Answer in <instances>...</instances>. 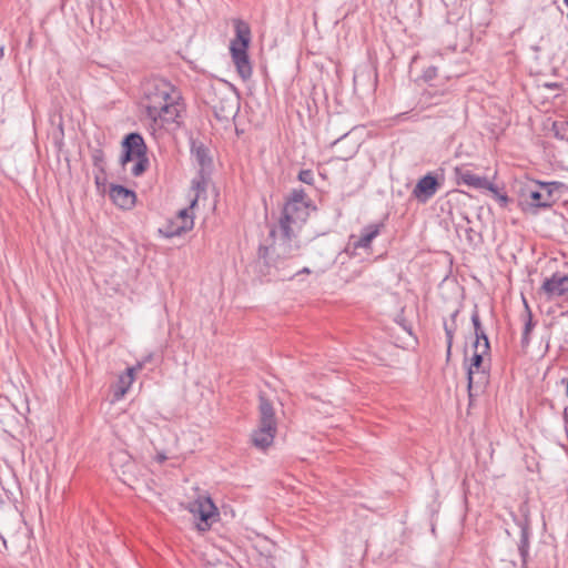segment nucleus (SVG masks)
Segmentation results:
<instances>
[{
	"label": "nucleus",
	"instance_id": "nucleus-10",
	"mask_svg": "<svg viewBox=\"0 0 568 568\" xmlns=\"http://www.w3.org/2000/svg\"><path fill=\"white\" fill-rule=\"evenodd\" d=\"M454 175L457 185L464 184L478 190H493V182L463 165L454 169Z\"/></svg>",
	"mask_w": 568,
	"mask_h": 568
},
{
	"label": "nucleus",
	"instance_id": "nucleus-28",
	"mask_svg": "<svg viewBox=\"0 0 568 568\" xmlns=\"http://www.w3.org/2000/svg\"><path fill=\"white\" fill-rule=\"evenodd\" d=\"M562 420H564L565 427H567L568 426V406L565 407V409H564Z\"/></svg>",
	"mask_w": 568,
	"mask_h": 568
},
{
	"label": "nucleus",
	"instance_id": "nucleus-7",
	"mask_svg": "<svg viewBox=\"0 0 568 568\" xmlns=\"http://www.w3.org/2000/svg\"><path fill=\"white\" fill-rule=\"evenodd\" d=\"M485 354L486 353H483V348H480V351L475 348L469 365L467 366V389L470 400L475 395L474 392L483 390L488 382V372L481 368Z\"/></svg>",
	"mask_w": 568,
	"mask_h": 568
},
{
	"label": "nucleus",
	"instance_id": "nucleus-32",
	"mask_svg": "<svg viewBox=\"0 0 568 568\" xmlns=\"http://www.w3.org/2000/svg\"><path fill=\"white\" fill-rule=\"evenodd\" d=\"M0 538L2 539V542L6 546V539L2 536H0Z\"/></svg>",
	"mask_w": 568,
	"mask_h": 568
},
{
	"label": "nucleus",
	"instance_id": "nucleus-25",
	"mask_svg": "<svg viewBox=\"0 0 568 568\" xmlns=\"http://www.w3.org/2000/svg\"><path fill=\"white\" fill-rule=\"evenodd\" d=\"M153 358V354L150 353L145 355L141 361H138L134 366H131L134 368L135 372L141 371L148 363H150Z\"/></svg>",
	"mask_w": 568,
	"mask_h": 568
},
{
	"label": "nucleus",
	"instance_id": "nucleus-21",
	"mask_svg": "<svg viewBox=\"0 0 568 568\" xmlns=\"http://www.w3.org/2000/svg\"><path fill=\"white\" fill-rule=\"evenodd\" d=\"M146 166L148 158H142L138 160H132L130 165L123 168L125 171H129L132 175L139 176L146 170Z\"/></svg>",
	"mask_w": 568,
	"mask_h": 568
},
{
	"label": "nucleus",
	"instance_id": "nucleus-13",
	"mask_svg": "<svg viewBox=\"0 0 568 568\" xmlns=\"http://www.w3.org/2000/svg\"><path fill=\"white\" fill-rule=\"evenodd\" d=\"M548 298L568 295V275L552 274L541 285Z\"/></svg>",
	"mask_w": 568,
	"mask_h": 568
},
{
	"label": "nucleus",
	"instance_id": "nucleus-22",
	"mask_svg": "<svg viewBox=\"0 0 568 568\" xmlns=\"http://www.w3.org/2000/svg\"><path fill=\"white\" fill-rule=\"evenodd\" d=\"M488 191L493 194V196L498 202L500 207H503V209L508 207V205L511 202L510 197L505 193H500L494 183H493V190H488Z\"/></svg>",
	"mask_w": 568,
	"mask_h": 568
},
{
	"label": "nucleus",
	"instance_id": "nucleus-11",
	"mask_svg": "<svg viewBox=\"0 0 568 568\" xmlns=\"http://www.w3.org/2000/svg\"><path fill=\"white\" fill-rule=\"evenodd\" d=\"M108 194L112 203L122 210H131L135 205V192L122 185L111 184Z\"/></svg>",
	"mask_w": 568,
	"mask_h": 568
},
{
	"label": "nucleus",
	"instance_id": "nucleus-1",
	"mask_svg": "<svg viewBox=\"0 0 568 568\" xmlns=\"http://www.w3.org/2000/svg\"><path fill=\"white\" fill-rule=\"evenodd\" d=\"M139 105L143 123L155 139L176 132L183 124L185 102L182 93L163 78L143 82Z\"/></svg>",
	"mask_w": 568,
	"mask_h": 568
},
{
	"label": "nucleus",
	"instance_id": "nucleus-27",
	"mask_svg": "<svg viewBox=\"0 0 568 568\" xmlns=\"http://www.w3.org/2000/svg\"><path fill=\"white\" fill-rule=\"evenodd\" d=\"M270 252L268 250H265V251H258L260 255H258V260H263L264 262H266V260L270 256Z\"/></svg>",
	"mask_w": 568,
	"mask_h": 568
},
{
	"label": "nucleus",
	"instance_id": "nucleus-16",
	"mask_svg": "<svg viewBox=\"0 0 568 568\" xmlns=\"http://www.w3.org/2000/svg\"><path fill=\"white\" fill-rule=\"evenodd\" d=\"M258 423L277 426L273 400L263 392L258 394Z\"/></svg>",
	"mask_w": 568,
	"mask_h": 568
},
{
	"label": "nucleus",
	"instance_id": "nucleus-9",
	"mask_svg": "<svg viewBox=\"0 0 568 568\" xmlns=\"http://www.w3.org/2000/svg\"><path fill=\"white\" fill-rule=\"evenodd\" d=\"M123 155L121 158V164L128 166L132 160L146 158V146L140 134L131 133L126 136L123 144Z\"/></svg>",
	"mask_w": 568,
	"mask_h": 568
},
{
	"label": "nucleus",
	"instance_id": "nucleus-17",
	"mask_svg": "<svg viewBox=\"0 0 568 568\" xmlns=\"http://www.w3.org/2000/svg\"><path fill=\"white\" fill-rule=\"evenodd\" d=\"M213 108L217 118L229 120L233 118L239 110L237 99L233 94L225 95L215 103Z\"/></svg>",
	"mask_w": 568,
	"mask_h": 568
},
{
	"label": "nucleus",
	"instance_id": "nucleus-14",
	"mask_svg": "<svg viewBox=\"0 0 568 568\" xmlns=\"http://www.w3.org/2000/svg\"><path fill=\"white\" fill-rule=\"evenodd\" d=\"M277 433V426L260 424L258 427L252 433V444L261 449H267L274 442Z\"/></svg>",
	"mask_w": 568,
	"mask_h": 568
},
{
	"label": "nucleus",
	"instance_id": "nucleus-23",
	"mask_svg": "<svg viewBox=\"0 0 568 568\" xmlns=\"http://www.w3.org/2000/svg\"><path fill=\"white\" fill-rule=\"evenodd\" d=\"M524 303H525V307H526V312H527V320L525 322V326H524V333L526 334H530L534 326H535V323L532 321V314H531V311L527 304V302L524 300Z\"/></svg>",
	"mask_w": 568,
	"mask_h": 568
},
{
	"label": "nucleus",
	"instance_id": "nucleus-26",
	"mask_svg": "<svg viewBox=\"0 0 568 568\" xmlns=\"http://www.w3.org/2000/svg\"><path fill=\"white\" fill-rule=\"evenodd\" d=\"M529 343H530V334H526L523 332L521 341H520L521 347H524V348L528 347Z\"/></svg>",
	"mask_w": 568,
	"mask_h": 568
},
{
	"label": "nucleus",
	"instance_id": "nucleus-15",
	"mask_svg": "<svg viewBox=\"0 0 568 568\" xmlns=\"http://www.w3.org/2000/svg\"><path fill=\"white\" fill-rule=\"evenodd\" d=\"M470 320H471V323L474 326V333H475V337H476L474 345H473L474 348H476V349L483 348V353H488L490 349V343H489V338L481 325L477 305L474 306Z\"/></svg>",
	"mask_w": 568,
	"mask_h": 568
},
{
	"label": "nucleus",
	"instance_id": "nucleus-30",
	"mask_svg": "<svg viewBox=\"0 0 568 568\" xmlns=\"http://www.w3.org/2000/svg\"><path fill=\"white\" fill-rule=\"evenodd\" d=\"M343 253L347 254L349 257H354V256H356V255H357V254H356V251H348V250H345V251H343Z\"/></svg>",
	"mask_w": 568,
	"mask_h": 568
},
{
	"label": "nucleus",
	"instance_id": "nucleus-2",
	"mask_svg": "<svg viewBox=\"0 0 568 568\" xmlns=\"http://www.w3.org/2000/svg\"><path fill=\"white\" fill-rule=\"evenodd\" d=\"M312 206V201L303 190H294L290 194L283 209V216L280 220L281 229L286 237L301 230L306 223Z\"/></svg>",
	"mask_w": 568,
	"mask_h": 568
},
{
	"label": "nucleus",
	"instance_id": "nucleus-19",
	"mask_svg": "<svg viewBox=\"0 0 568 568\" xmlns=\"http://www.w3.org/2000/svg\"><path fill=\"white\" fill-rule=\"evenodd\" d=\"M458 313H459L458 310H456L455 312L452 313V323L450 324H448L447 321H444V331H445L446 342H447V351H446L447 359H449V357L452 355L454 335H455V332L457 328L456 317H457Z\"/></svg>",
	"mask_w": 568,
	"mask_h": 568
},
{
	"label": "nucleus",
	"instance_id": "nucleus-24",
	"mask_svg": "<svg viewBox=\"0 0 568 568\" xmlns=\"http://www.w3.org/2000/svg\"><path fill=\"white\" fill-rule=\"evenodd\" d=\"M298 180L303 183L312 185L314 183V174L312 170H302L298 173Z\"/></svg>",
	"mask_w": 568,
	"mask_h": 568
},
{
	"label": "nucleus",
	"instance_id": "nucleus-29",
	"mask_svg": "<svg viewBox=\"0 0 568 568\" xmlns=\"http://www.w3.org/2000/svg\"><path fill=\"white\" fill-rule=\"evenodd\" d=\"M156 459L159 463H163L166 459V456L164 453H160L158 454Z\"/></svg>",
	"mask_w": 568,
	"mask_h": 568
},
{
	"label": "nucleus",
	"instance_id": "nucleus-6",
	"mask_svg": "<svg viewBox=\"0 0 568 568\" xmlns=\"http://www.w3.org/2000/svg\"><path fill=\"white\" fill-rule=\"evenodd\" d=\"M520 516H517L515 513H510V516L516 524V526L520 529V538L518 541V552L521 558L523 567H526L529 556L530 548V537H531V523L529 516V506L526 501L521 503L519 506Z\"/></svg>",
	"mask_w": 568,
	"mask_h": 568
},
{
	"label": "nucleus",
	"instance_id": "nucleus-3",
	"mask_svg": "<svg viewBox=\"0 0 568 568\" xmlns=\"http://www.w3.org/2000/svg\"><path fill=\"white\" fill-rule=\"evenodd\" d=\"M235 38L231 40L230 52L232 61L236 68L239 75L243 80L252 77L253 68L247 53L251 42V30L247 23L235 21Z\"/></svg>",
	"mask_w": 568,
	"mask_h": 568
},
{
	"label": "nucleus",
	"instance_id": "nucleus-4",
	"mask_svg": "<svg viewBox=\"0 0 568 568\" xmlns=\"http://www.w3.org/2000/svg\"><path fill=\"white\" fill-rule=\"evenodd\" d=\"M552 192L545 182L525 183L518 191V206L525 213H535L538 209L550 206Z\"/></svg>",
	"mask_w": 568,
	"mask_h": 568
},
{
	"label": "nucleus",
	"instance_id": "nucleus-12",
	"mask_svg": "<svg viewBox=\"0 0 568 568\" xmlns=\"http://www.w3.org/2000/svg\"><path fill=\"white\" fill-rule=\"evenodd\" d=\"M439 185V181L434 174H426L418 180L413 190V195L419 202L425 203L437 192Z\"/></svg>",
	"mask_w": 568,
	"mask_h": 568
},
{
	"label": "nucleus",
	"instance_id": "nucleus-5",
	"mask_svg": "<svg viewBox=\"0 0 568 568\" xmlns=\"http://www.w3.org/2000/svg\"><path fill=\"white\" fill-rule=\"evenodd\" d=\"M199 194L195 191L189 199L187 206L178 211L174 217L168 220L160 232L166 237L179 236L184 232L193 229L194 225V207L197 204Z\"/></svg>",
	"mask_w": 568,
	"mask_h": 568
},
{
	"label": "nucleus",
	"instance_id": "nucleus-18",
	"mask_svg": "<svg viewBox=\"0 0 568 568\" xmlns=\"http://www.w3.org/2000/svg\"><path fill=\"white\" fill-rule=\"evenodd\" d=\"M135 371L132 367H128L126 371L119 376L118 379V388L114 392V396L116 398L123 397L126 392L130 389L132 383L135 379Z\"/></svg>",
	"mask_w": 568,
	"mask_h": 568
},
{
	"label": "nucleus",
	"instance_id": "nucleus-8",
	"mask_svg": "<svg viewBox=\"0 0 568 568\" xmlns=\"http://www.w3.org/2000/svg\"><path fill=\"white\" fill-rule=\"evenodd\" d=\"M191 513L199 516V530L205 531L211 527L210 520L219 516L217 508L211 497H199L190 507Z\"/></svg>",
	"mask_w": 568,
	"mask_h": 568
},
{
	"label": "nucleus",
	"instance_id": "nucleus-31",
	"mask_svg": "<svg viewBox=\"0 0 568 568\" xmlns=\"http://www.w3.org/2000/svg\"><path fill=\"white\" fill-rule=\"evenodd\" d=\"M562 383L566 384V392H567V395H568V378L567 379H562Z\"/></svg>",
	"mask_w": 568,
	"mask_h": 568
},
{
	"label": "nucleus",
	"instance_id": "nucleus-20",
	"mask_svg": "<svg viewBox=\"0 0 568 568\" xmlns=\"http://www.w3.org/2000/svg\"><path fill=\"white\" fill-rule=\"evenodd\" d=\"M378 234L377 226H368L363 231L357 242L354 243L356 247H366L371 244L372 240Z\"/></svg>",
	"mask_w": 568,
	"mask_h": 568
},
{
	"label": "nucleus",
	"instance_id": "nucleus-33",
	"mask_svg": "<svg viewBox=\"0 0 568 568\" xmlns=\"http://www.w3.org/2000/svg\"><path fill=\"white\" fill-rule=\"evenodd\" d=\"M564 3L568 7V0H564Z\"/></svg>",
	"mask_w": 568,
	"mask_h": 568
}]
</instances>
